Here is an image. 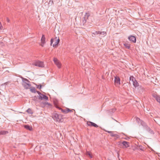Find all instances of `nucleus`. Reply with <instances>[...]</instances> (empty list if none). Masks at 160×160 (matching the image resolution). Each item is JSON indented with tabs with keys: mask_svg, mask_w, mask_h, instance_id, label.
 Returning a JSON list of instances; mask_svg holds the SVG:
<instances>
[{
	"mask_svg": "<svg viewBox=\"0 0 160 160\" xmlns=\"http://www.w3.org/2000/svg\"><path fill=\"white\" fill-rule=\"evenodd\" d=\"M8 133V132L5 131H2L0 132V135H5Z\"/></svg>",
	"mask_w": 160,
	"mask_h": 160,
	"instance_id": "obj_20",
	"label": "nucleus"
},
{
	"mask_svg": "<svg viewBox=\"0 0 160 160\" xmlns=\"http://www.w3.org/2000/svg\"><path fill=\"white\" fill-rule=\"evenodd\" d=\"M87 124L88 126L90 127H94L96 128L98 127V126L96 124L90 121H87Z\"/></svg>",
	"mask_w": 160,
	"mask_h": 160,
	"instance_id": "obj_10",
	"label": "nucleus"
},
{
	"mask_svg": "<svg viewBox=\"0 0 160 160\" xmlns=\"http://www.w3.org/2000/svg\"><path fill=\"white\" fill-rule=\"evenodd\" d=\"M153 97L155 98L157 101L160 103V96L158 95L153 96Z\"/></svg>",
	"mask_w": 160,
	"mask_h": 160,
	"instance_id": "obj_15",
	"label": "nucleus"
},
{
	"mask_svg": "<svg viewBox=\"0 0 160 160\" xmlns=\"http://www.w3.org/2000/svg\"><path fill=\"white\" fill-rule=\"evenodd\" d=\"M129 83L130 84H132L135 87H137L139 86V84L136 80L135 78L133 76H130L129 78Z\"/></svg>",
	"mask_w": 160,
	"mask_h": 160,
	"instance_id": "obj_3",
	"label": "nucleus"
},
{
	"mask_svg": "<svg viewBox=\"0 0 160 160\" xmlns=\"http://www.w3.org/2000/svg\"><path fill=\"white\" fill-rule=\"evenodd\" d=\"M136 120H137V121H138V122H139V121H140V122H141V120H140V119L139 118H136Z\"/></svg>",
	"mask_w": 160,
	"mask_h": 160,
	"instance_id": "obj_26",
	"label": "nucleus"
},
{
	"mask_svg": "<svg viewBox=\"0 0 160 160\" xmlns=\"http://www.w3.org/2000/svg\"><path fill=\"white\" fill-rule=\"evenodd\" d=\"M54 105L57 108H58L59 109H61V108L58 106V102L57 101H54Z\"/></svg>",
	"mask_w": 160,
	"mask_h": 160,
	"instance_id": "obj_18",
	"label": "nucleus"
},
{
	"mask_svg": "<svg viewBox=\"0 0 160 160\" xmlns=\"http://www.w3.org/2000/svg\"><path fill=\"white\" fill-rule=\"evenodd\" d=\"M32 64L36 66L40 67H44L43 62L40 61H37L33 63Z\"/></svg>",
	"mask_w": 160,
	"mask_h": 160,
	"instance_id": "obj_6",
	"label": "nucleus"
},
{
	"mask_svg": "<svg viewBox=\"0 0 160 160\" xmlns=\"http://www.w3.org/2000/svg\"><path fill=\"white\" fill-rule=\"evenodd\" d=\"M115 84L117 86H119L120 84V80L119 77H118L115 78Z\"/></svg>",
	"mask_w": 160,
	"mask_h": 160,
	"instance_id": "obj_8",
	"label": "nucleus"
},
{
	"mask_svg": "<svg viewBox=\"0 0 160 160\" xmlns=\"http://www.w3.org/2000/svg\"><path fill=\"white\" fill-rule=\"evenodd\" d=\"M128 39L131 42L135 43L136 42V38L135 37L130 35L128 37Z\"/></svg>",
	"mask_w": 160,
	"mask_h": 160,
	"instance_id": "obj_9",
	"label": "nucleus"
},
{
	"mask_svg": "<svg viewBox=\"0 0 160 160\" xmlns=\"http://www.w3.org/2000/svg\"><path fill=\"white\" fill-rule=\"evenodd\" d=\"M29 89L30 91L32 92L35 93L36 92H37V91H36V89L34 87H31Z\"/></svg>",
	"mask_w": 160,
	"mask_h": 160,
	"instance_id": "obj_19",
	"label": "nucleus"
},
{
	"mask_svg": "<svg viewBox=\"0 0 160 160\" xmlns=\"http://www.w3.org/2000/svg\"><path fill=\"white\" fill-rule=\"evenodd\" d=\"M111 135L112 136H115V135H114L112 133L111 134Z\"/></svg>",
	"mask_w": 160,
	"mask_h": 160,
	"instance_id": "obj_29",
	"label": "nucleus"
},
{
	"mask_svg": "<svg viewBox=\"0 0 160 160\" xmlns=\"http://www.w3.org/2000/svg\"><path fill=\"white\" fill-rule=\"evenodd\" d=\"M45 40L46 38L44 35H42L41 39V45L42 47H44V45L46 42Z\"/></svg>",
	"mask_w": 160,
	"mask_h": 160,
	"instance_id": "obj_11",
	"label": "nucleus"
},
{
	"mask_svg": "<svg viewBox=\"0 0 160 160\" xmlns=\"http://www.w3.org/2000/svg\"><path fill=\"white\" fill-rule=\"evenodd\" d=\"M7 21L8 22H10V20L8 18H7Z\"/></svg>",
	"mask_w": 160,
	"mask_h": 160,
	"instance_id": "obj_28",
	"label": "nucleus"
},
{
	"mask_svg": "<svg viewBox=\"0 0 160 160\" xmlns=\"http://www.w3.org/2000/svg\"><path fill=\"white\" fill-rule=\"evenodd\" d=\"M27 82H23L22 85L25 89H28L30 88L31 85L30 84L29 81H27Z\"/></svg>",
	"mask_w": 160,
	"mask_h": 160,
	"instance_id": "obj_7",
	"label": "nucleus"
},
{
	"mask_svg": "<svg viewBox=\"0 0 160 160\" xmlns=\"http://www.w3.org/2000/svg\"><path fill=\"white\" fill-rule=\"evenodd\" d=\"M37 92L39 95L38 99L40 100H48V98L47 96L41 93L39 91H37Z\"/></svg>",
	"mask_w": 160,
	"mask_h": 160,
	"instance_id": "obj_4",
	"label": "nucleus"
},
{
	"mask_svg": "<svg viewBox=\"0 0 160 160\" xmlns=\"http://www.w3.org/2000/svg\"><path fill=\"white\" fill-rule=\"evenodd\" d=\"M89 16V15L88 13H86L85 16V17H86L87 18H88V17Z\"/></svg>",
	"mask_w": 160,
	"mask_h": 160,
	"instance_id": "obj_23",
	"label": "nucleus"
},
{
	"mask_svg": "<svg viewBox=\"0 0 160 160\" xmlns=\"http://www.w3.org/2000/svg\"><path fill=\"white\" fill-rule=\"evenodd\" d=\"M61 110L62 112L65 114H67L72 111V110H71L68 108H66L64 109H61Z\"/></svg>",
	"mask_w": 160,
	"mask_h": 160,
	"instance_id": "obj_12",
	"label": "nucleus"
},
{
	"mask_svg": "<svg viewBox=\"0 0 160 160\" xmlns=\"http://www.w3.org/2000/svg\"><path fill=\"white\" fill-rule=\"evenodd\" d=\"M24 127L26 129L29 130L30 131H32V127L28 125H24Z\"/></svg>",
	"mask_w": 160,
	"mask_h": 160,
	"instance_id": "obj_16",
	"label": "nucleus"
},
{
	"mask_svg": "<svg viewBox=\"0 0 160 160\" xmlns=\"http://www.w3.org/2000/svg\"><path fill=\"white\" fill-rule=\"evenodd\" d=\"M41 87H42V86H41V85H40V86H37V88H38L39 89H40L41 88Z\"/></svg>",
	"mask_w": 160,
	"mask_h": 160,
	"instance_id": "obj_27",
	"label": "nucleus"
},
{
	"mask_svg": "<svg viewBox=\"0 0 160 160\" xmlns=\"http://www.w3.org/2000/svg\"><path fill=\"white\" fill-rule=\"evenodd\" d=\"M121 143L123 145V148H127L129 147V143L127 142L123 141L121 142Z\"/></svg>",
	"mask_w": 160,
	"mask_h": 160,
	"instance_id": "obj_13",
	"label": "nucleus"
},
{
	"mask_svg": "<svg viewBox=\"0 0 160 160\" xmlns=\"http://www.w3.org/2000/svg\"><path fill=\"white\" fill-rule=\"evenodd\" d=\"M87 155L90 158H92V157L91 153L89 152H87Z\"/></svg>",
	"mask_w": 160,
	"mask_h": 160,
	"instance_id": "obj_22",
	"label": "nucleus"
},
{
	"mask_svg": "<svg viewBox=\"0 0 160 160\" xmlns=\"http://www.w3.org/2000/svg\"><path fill=\"white\" fill-rule=\"evenodd\" d=\"M124 45L126 48L129 49L130 47V44L128 43L124 42Z\"/></svg>",
	"mask_w": 160,
	"mask_h": 160,
	"instance_id": "obj_17",
	"label": "nucleus"
},
{
	"mask_svg": "<svg viewBox=\"0 0 160 160\" xmlns=\"http://www.w3.org/2000/svg\"><path fill=\"white\" fill-rule=\"evenodd\" d=\"M53 61L58 68H60L62 67V64L56 58H53Z\"/></svg>",
	"mask_w": 160,
	"mask_h": 160,
	"instance_id": "obj_5",
	"label": "nucleus"
},
{
	"mask_svg": "<svg viewBox=\"0 0 160 160\" xmlns=\"http://www.w3.org/2000/svg\"><path fill=\"white\" fill-rule=\"evenodd\" d=\"M63 115L62 114H58L56 113H54L52 115V118L56 121L59 122H63L62 118Z\"/></svg>",
	"mask_w": 160,
	"mask_h": 160,
	"instance_id": "obj_1",
	"label": "nucleus"
},
{
	"mask_svg": "<svg viewBox=\"0 0 160 160\" xmlns=\"http://www.w3.org/2000/svg\"><path fill=\"white\" fill-rule=\"evenodd\" d=\"M42 105L43 106H48V107H50L51 106V104L48 102H42Z\"/></svg>",
	"mask_w": 160,
	"mask_h": 160,
	"instance_id": "obj_14",
	"label": "nucleus"
},
{
	"mask_svg": "<svg viewBox=\"0 0 160 160\" xmlns=\"http://www.w3.org/2000/svg\"><path fill=\"white\" fill-rule=\"evenodd\" d=\"M27 112L29 114H32L33 113L32 110L30 108L28 109L27 110Z\"/></svg>",
	"mask_w": 160,
	"mask_h": 160,
	"instance_id": "obj_21",
	"label": "nucleus"
},
{
	"mask_svg": "<svg viewBox=\"0 0 160 160\" xmlns=\"http://www.w3.org/2000/svg\"><path fill=\"white\" fill-rule=\"evenodd\" d=\"M2 24L1 23V22H0V30H1L2 29Z\"/></svg>",
	"mask_w": 160,
	"mask_h": 160,
	"instance_id": "obj_25",
	"label": "nucleus"
},
{
	"mask_svg": "<svg viewBox=\"0 0 160 160\" xmlns=\"http://www.w3.org/2000/svg\"><path fill=\"white\" fill-rule=\"evenodd\" d=\"M60 41V40L58 37H56L52 39L51 40L50 44L51 45L53 42L54 43L53 44V47H57L58 45V44Z\"/></svg>",
	"mask_w": 160,
	"mask_h": 160,
	"instance_id": "obj_2",
	"label": "nucleus"
},
{
	"mask_svg": "<svg viewBox=\"0 0 160 160\" xmlns=\"http://www.w3.org/2000/svg\"><path fill=\"white\" fill-rule=\"evenodd\" d=\"M139 88L142 91V92L143 91V88H142V87H140Z\"/></svg>",
	"mask_w": 160,
	"mask_h": 160,
	"instance_id": "obj_24",
	"label": "nucleus"
}]
</instances>
